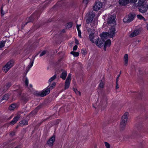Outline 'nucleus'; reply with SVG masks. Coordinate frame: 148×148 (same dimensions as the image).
I'll return each instance as SVG.
<instances>
[{"label":"nucleus","instance_id":"nucleus-1","mask_svg":"<svg viewBox=\"0 0 148 148\" xmlns=\"http://www.w3.org/2000/svg\"><path fill=\"white\" fill-rule=\"evenodd\" d=\"M115 29L114 28H113L111 29L108 32H103L101 34L100 36L102 41L101 40L98 39L97 40H96V42L95 43L98 47H102L103 46V42L106 39L108 38H112L115 36Z\"/></svg>","mask_w":148,"mask_h":148},{"label":"nucleus","instance_id":"nucleus-2","mask_svg":"<svg viewBox=\"0 0 148 148\" xmlns=\"http://www.w3.org/2000/svg\"><path fill=\"white\" fill-rule=\"evenodd\" d=\"M95 16V13L92 12L87 14L86 16L87 23H90L92 26H95L97 24V21L94 18Z\"/></svg>","mask_w":148,"mask_h":148},{"label":"nucleus","instance_id":"nucleus-3","mask_svg":"<svg viewBox=\"0 0 148 148\" xmlns=\"http://www.w3.org/2000/svg\"><path fill=\"white\" fill-rule=\"evenodd\" d=\"M115 16L114 15L109 16L107 20V23L106 22L104 23L103 26L105 27L106 26H112V27L110 29H110L113 28L114 29V25L116 24L115 20Z\"/></svg>","mask_w":148,"mask_h":148},{"label":"nucleus","instance_id":"nucleus-4","mask_svg":"<svg viewBox=\"0 0 148 148\" xmlns=\"http://www.w3.org/2000/svg\"><path fill=\"white\" fill-rule=\"evenodd\" d=\"M129 116V113L125 112L123 115L120 123V127L122 128H124L127 123Z\"/></svg>","mask_w":148,"mask_h":148},{"label":"nucleus","instance_id":"nucleus-5","mask_svg":"<svg viewBox=\"0 0 148 148\" xmlns=\"http://www.w3.org/2000/svg\"><path fill=\"white\" fill-rule=\"evenodd\" d=\"M88 34L89 35V39L92 43H94L96 42V40L97 39V38L95 37L94 35L95 33L94 30H92L91 31L90 30V29L88 30Z\"/></svg>","mask_w":148,"mask_h":148},{"label":"nucleus","instance_id":"nucleus-6","mask_svg":"<svg viewBox=\"0 0 148 148\" xmlns=\"http://www.w3.org/2000/svg\"><path fill=\"white\" fill-rule=\"evenodd\" d=\"M14 64V62L13 61H11L9 62L3 68V71L6 73L9 69L11 68Z\"/></svg>","mask_w":148,"mask_h":148},{"label":"nucleus","instance_id":"nucleus-7","mask_svg":"<svg viewBox=\"0 0 148 148\" xmlns=\"http://www.w3.org/2000/svg\"><path fill=\"white\" fill-rule=\"evenodd\" d=\"M103 4L102 2L98 1L96 2L93 6V10L96 11H97L100 10L103 7Z\"/></svg>","mask_w":148,"mask_h":148},{"label":"nucleus","instance_id":"nucleus-8","mask_svg":"<svg viewBox=\"0 0 148 148\" xmlns=\"http://www.w3.org/2000/svg\"><path fill=\"white\" fill-rule=\"evenodd\" d=\"M71 80V75L69 74L68 75L67 79L65 83V89H67L69 87L70 84Z\"/></svg>","mask_w":148,"mask_h":148},{"label":"nucleus","instance_id":"nucleus-9","mask_svg":"<svg viewBox=\"0 0 148 148\" xmlns=\"http://www.w3.org/2000/svg\"><path fill=\"white\" fill-rule=\"evenodd\" d=\"M139 7V11L143 13L147 12L148 8L146 7V5L145 4L142 5H138Z\"/></svg>","mask_w":148,"mask_h":148},{"label":"nucleus","instance_id":"nucleus-10","mask_svg":"<svg viewBox=\"0 0 148 148\" xmlns=\"http://www.w3.org/2000/svg\"><path fill=\"white\" fill-rule=\"evenodd\" d=\"M134 18V15L132 14H130L124 18L123 19V21L125 23H128L132 21L133 20Z\"/></svg>","mask_w":148,"mask_h":148},{"label":"nucleus","instance_id":"nucleus-11","mask_svg":"<svg viewBox=\"0 0 148 148\" xmlns=\"http://www.w3.org/2000/svg\"><path fill=\"white\" fill-rule=\"evenodd\" d=\"M140 29H136L130 33L129 36L131 38L134 37L138 35L140 33Z\"/></svg>","mask_w":148,"mask_h":148},{"label":"nucleus","instance_id":"nucleus-12","mask_svg":"<svg viewBox=\"0 0 148 148\" xmlns=\"http://www.w3.org/2000/svg\"><path fill=\"white\" fill-rule=\"evenodd\" d=\"M50 91V89L49 88H47L40 92L39 93V95L41 97L45 96L49 93Z\"/></svg>","mask_w":148,"mask_h":148},{"label":"nucleus","instance_id":"nucleus-13","mask_svg":"<svg viewBox=\"0 0 148 148\" xmlns=\"http://www.w3.org/2000/svg\"><path fill=\"white\" fill-rule=\"evenodd\" d=\"M55 137L53 136H52L47 141V143L50 146H52L55 141Z\"/></svg>","mask_w":148,"mask_h":148},{"label":"nucleus","instance_id":"nucleus-14","mask_svg":"<svg viewBox=\"0 0 148 148\" xmlns=\"http://www.w3.org/2000/svg\"><path fill=\"white\" fill-rule=\"evenodd\" d=\"M119 4L121 5H125L130 3L129 0H119Z\"/></svg>","mask_w":148,"mask_h":148},{"label":"nucleus","instance_id":"nucleus-15","mask_svg":"<svg viewBox=\"0 0 148 148\" xmlns=\"http://www.w3.org/2000/svg\"><path fill=\"white\" fill-rule=\"evenodd\" d=\"M111 45V42L110 40L108 39L105 41L104 47V49L106 50V48L107 47H109Z\"/></svg>","mask_w":148,"mask_h":148},{"label":"nucleus","instance_id":"nucleus-16","mask_svg":"<svg viewBox=\"0 0 148 148\" xmlns=\"http://www.w3.org/2000/svg\"><path fill=\"white\" fill-rule=\"evenodd\" d=\"M124 64L125 66L127 65L128 60V56L127 54H125L124 57Z\"/></svg>","mask_w":148,"mask_h":148},{"label":"nucleus","instance_id":"nucleus-17","mask_svg":"<svg viewBox=\"0 0 148 148\" xmlns=\"http://www.w3.org/2000/svg\"><path fill=\"white\" fill-rule=\"evenodd\" d=\"M20 117L19 116H16L15 117L12 121L10 122V124L13 125L16 123Z\"/></svg>","mask_w":148,"mask_h":148},{"label":"nucleus","instance_id":"nucleus-18","mask_svg":"<svg viewBox=\"0 0 148 148\" xmlns=\"http://www.w3.org/2000/svg\"><path fill=\"white\" fill-rule=\"evenodd\" d=\"M67 73L66 71H62L60 75V77L63 79H65L67 75Z\"/></svg>","mask_w":148,"mask_h":148},{"label":"nucleus","instance_id":"nucleus-19","mask_svg":"<svg viewBox=\"0 0 148 148\" xmlns=\"http://www.w3.org/2000/svg\"><path fill=\"white\" fill-rule=\"evenodd\" d=\"M146 3V0H138L137 5H142L145 4Z\"/></svg>","mask_w":148,"mask_h":148},{"label":"nucleus","instance_id":"nucleus-20","mask_svg":"<svg viewBox=\"0 0 148 148\" xmlns=\"http://www.w3.org/2000/svg\"><path fill=\"white\" fill-rule=\"evenodd\" d=\"M17 105L15 104H11L9 107V109L10 110H14V109L17 108Z\"/></svg>","mask_w":148,"mask_h":148},{"label":"nucleus","instance_id":"nucleus-21","mask_svg":"<svg viewBox=\"0 0 148 148\" xmlns=\"http://www.w3.org/2000/svg\"><path fill=\"white\" fill-rule=\"evenodd\" d=\"M80 25H79V26L78 25H77V30L78 31V36L79 37L81 38V31L80 30L79 28V27H80Z\"/></svg>","mask_w":148,"mask_h":148},{"label":"nucleus","instance_id":"nucleus-22","mask_svg":"<svg viewBox=\"0 0 148 148\" xmlns=\"http://www.w3.org/2000/svg\"><path fill=\"white\" fill-rule=\"evenodd\" d=\"M56 83H53V84H52L51 85H49V86H48V87H47V88H49L50 89V90H52L53 89V88H54L56 85Z\"/></svg>","mask_w":148,"mask_h":148},{"label":"nucleus","instance_id":"nucleus-23","mask_svg":"<svg viewBox=\"0 0 148 148\" xmlns=\"http://www.w3.org/2000/svg\"><path fill=\"white\" fill-rule=\"evenodd\" d=\"M71 53L74 57H77L79 54V53L77 52L72 51L71 52Z\"/></svg>","mask_w":148,"mask_h":148},{"label":"nucleus","instance_id":"nucleus-24","mask_svg":"<svg viewBox=\"0 0 148 148\" xmlns=\"http://www.w3.org/2000/svg\"><path fill=\"white\" fill-rule=\"evenodd\" d=\"M33 61L31 62L29 65L27 66V69H28V70H29L30 68L33 66Z\"/></svg>","mask_w":148,"mask_h":148},{"label":"nucleus","instance_id":"nucleus-25","mask_svg":"<svg viewBox=\"0 0 148 148\" xmlns=\"http://www.w3.org/2000/svg\"><path fill=\"white\" fill-rule=\"evenodd\" d=\"M9 98V95L8 94H6L4 95L2 99L3 100H7Z\"/></svg>","mask_w":148,"mask_h":148},{"label":"nucleus","instance_id":"nucleus-26","mask_svg":"<svg viewBox=\"0 0 148 148\" xmlns=\"http://www.w3.org/2000/svg\"><path fill=\"white\" fill-rule=\"evenodd\" d=\"M5 42V41H2L0 42V48H2L4 46Z\"/></svg>","mask_w":148,"mask_h":148},{"label":"nucleus","instance_id":"nucleus-27","mask_svg":"<svg viewBox=\"0 0 148 148\" xmlns=\"http://www.w3.org/2000/svg\"><path fill=\"white\" fill-rule=\"evenodd\" d=\"M20 124L22 125H26L28 124L27 121H23L20 122Z\"/></svg>","mask_w":148,"mask_h":148},{"label":"nucleus","instance_id":"nucleus-28","mask_svg":"<svg viewBox=\"0 0 148 148\" xmlns=\"http://www.w3.org/2000/svg\"><path fill=\"white\" fill-rule=\"evenodd\" d=\"M56 78L55 75H54L51 77L49 80V82H51L53 80Z\"/></svg>","mask_w":148,"mask_h":148},{"label":"nucleus","instance_id":"nucleus-29","mask_svg":"<svg viewBox=\"0 0 148 148\" xmlns=\"http://www.w3.org/2000/svg\"><path fill=\"white\" fill-rule=\"evenodd\" d=\"M105 146L106 148H110V145L107 142H105L104 143Z\"/></svg>","mask_w":148,"mask_h":148},{"label":"nucleus","instance_id":"nucleus-30","mask_svg":"<svg viewBox=\"0 0 148 148\" xmlns=\"http://www.w3.org/2000/svg\"><path fill=\"white\" fill-rule=\"evenodd\" d=\"M104 83L103 82L101 81L99 85V86L101 88H102L103 87Z\"/></svg>","mask_w":148,"mask_h":148},{"label":"nucleus","instance_id":"nucleus-31","mask_svg":"<svg viewBox=\"0 0 148 148\" xmlns=\"http://www.w3.org/2000/svg\"><path fill=\"white\" fill-rule=\"evenodd\" d=\"M89 0H83V3L85 5L87 4L89 2Z\"/></svg>","mask_w":148,"mask_h":148},{"label":"nucleus","instance_id":"nucleus-32","mask_svg":"<svg viewBox=\"0 0 148 148\" xmlns=\"http://www.w3.org/2000/svg\"><path fill=\"white\" fill-rule=\"evenodd\" d=\"M46 53V52L45 51H42L40 54V56L41 57L44 55Z\"/></svg>","mask_w":148,"mask_h":148},{"label":"nucleus","instance_id":"nucleus-33","mask_svg":"<svg viewBox=\"0 0 148 148\" xmlns=\"http://www.w3.org/2000/svg\"><path fill=\"white\" fill-rule=\"evenodd\" d=\"M137 18L140 19H144V18L140 15H138L137 16Z\"/></svg>","mask_w":148,"mask_h":148},{"label":"nucleus","instance_id":"nucleus-34","mask_svg":"<svg viewBox=\"0 0 148 148\" xmlns=\"http://www.w3.org/2000/svg\"><path fill=\"white\" fill-rule=\"evenodd\" d=\"M130 3H134L137 1V0H129Z\"/></svg>","mask_w":148,"mask_h":148},{"label":"nucleus","instance_id":"nucleus-35","mask_svg":"<svg viewBox=\"0 0 148 148\" xmlns=\"http://www.w3.org/2000/svg\"><path fill=\"white\" fill-rule=\"evenodd\" d=\"M28 81L27 79H26L25 81V84L26 86H27L28 84Z\"/></svg>","mask_w":148,"mask_h":148},{"label":"nucleus","instance_id":"nucleus-36","mask_svg":"<svg viewBox=\"0 0 148 148\" xmlns=\"http://www.w3.org/2000/svg\"><path fill=\"white\" fill-rule=\"evenodd\" d=\"M116 89H118L119 88V85L118 83H116Z\"/></svg>","mask_w":148,"mask_h":148},{"label":"nucleus","instance_id":"nucleus-37","mask_svg":"<svg viewBox=\"0 0 148 148\" xmlns=\"http://www.w3.org/2000/svg\"><path fill=\"white\" fill-rule=\"evenodd\" d=\"M77 45H75V46L73 48V50H77Z\"/></svg>","mask_w":148,"mask_h":148},{"label":"nucleus","instance_id":"nucleus-38","mask_svg":"<svg viewBox=\"0 0 148 148\" xmlns=\"http://www.w3.org/2000/svg\"><path fill=\"white\" fill-rule=\"evenodd\" d=\"M119 77L120 75H119L117 77L116 80V83H118L119 79Z\"/></svg>","mask_w":148,"mask_h":148},{"label":"nucleus","instance_id":"nucleus-39","mask_svg":"<svg viewBox=\"0 0 148 148\" xmlns=\"http://www.w3.org/2000/svg\"><path fill=\"white\" fill-rule=\"evenodd\" d=\"M82 53L84 55H85L86 54V51L85 50H83L82 51Z\"/></svg>","mask_w":148,"mask_h":148},{"label":"nucleus","instance_id":"nucleus-40","mask_svg":"<svg viewBox=\"0 0 148 148\" xmlns=\"http://www.w3.org/2000/svg\"><path fill=\"white\" fill-rule=\"evenodd\" d=\"M15 132H12L10 133V134L11 136H13L14 135Z\"/></svg>","mask_w":148,"mask_h":148},{"label":"nucleus","instance_id":"nucleus-41","mask_svg":"<svg viewBox=\"0 0 148 148\" xmlns=\"http://www.w3.org/2000/svg\"><path fill=\"white\" fill-rule=\"evenodd\" d=\"M69 25H70V27H71L72 26V23H70L69 24Z\"/></svg>","mask_w":148,"mask_h":148},{"label":"nucleus","instance_id":"nucleus-42","mask_svg":"<svg viewBox=\"0 0 148 148\" xmlns=\"http://www.w3.org/2000/svg\"><path fill=\"white\" fill-rule=\"evenodd\" d=\"M75 43L77 44H78V40H75Z\"/></svg>","mask_w":148,"mask_h":148},{"label":"nucleus","instance_id":"nucleus-43","mask_svg":"<svg viewBox=\"0 0 148 148\" xmlns=\"http://www.w3.org/2000/svg\"><path fill=\"white\" fill-rule=\"evenodd\" d=\"M77 94H78L79 95H80V92L79 91H77Z\"/></svg>","mask_w":148,"mask_h":148},{"label":"nucleus","instance_id":"nucleus-44","mask_svg":"<svg viewBox=\"0 0 148 148\" xmlns=\"http://www.w3.org/2000/svg\"><path fill=\"white\" fill-rule=\"evenodd\" d=\"M147 29L148 30V24H147Z\"/></svg>","mask_w":148,"mask_h":148},{"label":"nucleus","instance_id":"nucleus-45","mask_svg":"<svg viewBox=\"0 0 148 148\" xmlns=\"http://www.w3.org/2000/svg\"><path fill=\"white\" fill-rule=\"evenodd\" d=\"M29 86L31 87H32V85L31 84L29 85Z\"/></svg>","mask_w":148,"mask_h":148},{"label":"nucleus","instance_id":"nucleus-46","mask_svg":"<svg viewBox=\"0 0 148 148\" xmlns=\"http://www.w3.org/2000/svg\"><path fill=\"white\" fill-rule=\"evenodd\" d=\"M1 14H2V10H1Z\"/></svg>","mask_w":148,"mask_h":148},{"label":"nucleus","instance_id":"nucleus-47","mask_svg":"<svg viewBox=\"0 0 148 148\" xmlns=\"http://www.w3.org/2000/svg\"><path fill=\"white\" fill-rule=\"evenodd\" d=\"M20 95V93H19V95Z\"/></svg>","mask_w":148,"mask_h":148},{"label":"nucleus","instance_id":"nucleus-48","mask_svg":"<svg viewBox=\"0 0 148 148\" xmlns=\"http://www.w3.org/2000/svg\"><path fill=\"white\" fill-rule=\"evenodd\" d=\"M15 148H17V147H15Z\"/></svg>","mask_w":148,"mask_h":148}]
</instances>
